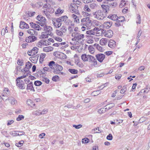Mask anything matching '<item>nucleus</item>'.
Returning <instances> with one entry per match:
<instances>
[{
	"label": "nucleus",
	"mask_w": 150,
	"mask_h": 150,
	"mask_svg": "<svg viewBox=\"0 0 150 150\" xmlns=\"http://www.w3.org/2000/svg\"><path fill=\"white\" fill-rule=\"evenodd\" d=\"M94 17L98 20H103L106 17L104 14L103 12L100 10H98L93 13Z\"/></svg>",
	"instance_id": "f257e3e1"
},
{
	"label": "nucleus",
	"mask_w": 150,
	"mask_h": 150,
	"mask_svg": "<svg viewBox=\"0 0 150 150\" xmlns=\"http://www.w3.org/2000/svg\"><path fill=\"white\" fill-rule=\"evenodd\" d=\"M42 26H41L43 30L46 32H47L48 34H49V35L51 36L53 35V33L52 32V28L50 26H47V25L46 23H44L43 24H41Z\"/></svg>",
	"instance_id": "f03ea898"
},
{
	"label": "nucleus",
	"mask_w": 150,
	"mask_h": 150,
	"mask_svg": "<svg viewBox=\"0 0 150 150\" xmlns=\"http://www.w3.org/2000/svg\"><path fill=\"white\" fill-rule=\"evenodd\" d=\"M71 36L73 37L72 39V40L73 41L77 40H79L84 38V35L83 34L79 33V32H73Z\"/></svg>",
	"instance_id": "7ed1b4c3"
},
{
	"label": "nucleus",
	"mask_w": 150,
	"mask_h": 150,
	"mask_svg": "<svg viewBox=\"0 0 150 150\" xmlns=\"http://www.w3.org/2000/svg\"><path fill=\"white\" fill-rule=\"evenodd\" d=\"M1 95L2 96V98L3 100L5 101L7 100H9L8 96L10 95V91L7 88H5Z\"/></svg>",
	"instance_id": "20e7f679"
},
{
	"label": "nucleus",
	"mask_w": 150,
	"mask_h": 150,
	"mask_svg": "<svg viewBox=\"0 0 150 150\" xmlns=\"http://www.w3.org/2000/svg\"><path fill=\"white\" fill-rule=\"evenodd\" d=\"M53 69H54L53 72L54 74H60L61 73L62 74H63V73L60 72L63 69L62 67L61 66L57 64V63H56V64L54 67Z\"/></svg>",
	"instance_id": "39448f33"
},
{
	"label": "nucleus",
	"mask_w": 150,
	"mask_h": 150,
	"mask_svg": "<svg viewBox=\"0 0 150 150\" xmlns=\"http://www.w3.org/2000/svg\"><path fill=\"white\" fill-rule=\"evenodd\" d=\"M82 24L86 27L90 26L92 24V21L89 17H86L82 19L81 20Z\"/></svg>",
	"instance_id": "423d86ee"
},
{
	"label": "nucleus",
	"mask_w": 150,
	"mask_h": 150,
	"mask_svg": "<svg viewBox=\"0 0 150 150\" xmlns=\"http://www.w3.org/2000/svg\"><path fill=\"white\" fill-rule=\"evenodd\" d=\"M67 30V28L66 27L62 26L59 30H56V33L58 35L62 36L63 35L64 33L66 32Z\"/></svg>",
	"instance_id": "0eeeda50"
},
{
	"label": "nucleus",
	"mask_w": 150,
	"mask_h": 150,
	"mask_svg": "<svg viewBox=\"0 0 150 150\" xmlns=\"http://www.w3.org/2000/svg\"><path fill=\"white\" fill-rule=\"evenodd\" d=\"M37 20L39 21L37 23L39 24V25L42 26V24H42L44 23H46V20L45 18L42 16L41 15H39L37 16Z\"/></svg>",
	"instance_id": "6e6552de"
},
{
	"label": "nucleus",
	"mask_w": 150,
	"mask_h": 150,
	"mask_svg": "<svg viewBox=\"0 0 150 150\" xmlns=\"http://www.w3.org/2000/svg\"><path fill=\"white\" fill-rule=\"evenodd\" d=\"M79 6L75 4H73L70 7V8L72 13H75L77 14H79V12L78 10Z\"/></svg>",
	"instance_id": "1a4fd4ad"
},
{
	"label": "nucleus",
	"mask_w": 150,
	"mask_h": 150,
	"mask_svg": "<svg viewBox=\"0 0 150 150\" xmlns=\"http://www.w3.org/2000/svg\"><path fill=\"white\" fill-rule=\"evenodd\" d=\"M37 39V38L33 35H30L26 37L25 39V41L27 42H32L36 41Z\"/></svg>",
	"instance_id": "9d476101"
},
{
	"label": "nucleus",
	"mask_w": 150,
	"mask_h": 150,
	"mask_svg": "<svg viewBox=\"0 0 150 150\" xmlns=\"http://www.w3.org/2000/svg\"><path fill=\"white\" fill-rule=\"evenodd\" d=\"M96 57L99 62H102L105 58V55L103 54L100 53L97 54L96 55Z\"/></svg>",
	"instance_id": "9b49d317"
},
{
	"label": "nucleus",
	"mask_w": 150,
	"mask_h": 150,
	"mask_svg": "<svg viewBox=\"0 0 150 150\" xmlns=\"http://www.w3.org/2000/svg\"><path fill=\"white\" fill-rule=\"evenodd\" d=\"M38 49L37 47H34L32 50L28 51V54L29 56H33L38 52Z\"/></svg>",
	"instance_id": "f8f14e48"
},
{
	"label": "nucleus",
	"mask_w": 150,
	"mask_h": 150,
	"mask_svg": "<svg viewBox=\"0 0 150 150\" xmlns=\"http://www.w3.org/2000/svg\"><path fill=\"white\" fill-rule=\"evenodd\" d=\"M52 21L53 24L57 28H59L62 25V23L59 18H57L56 20H53Z\"/></svg>",
	"instance_id": "ddd939ff"
},
{
	"label": "nucleus",
	"mask_w": 150,
	"mask_h": 150,
	"mask_svg": "<svg viewBox=\"0 0 150 150\" xmlns=\"http://www.w3.org/2000/svg\"><path fill=\"white\" fill-rule=\"evenodd\" d=\"M25 133L23 132H18L13 131L10 132V134L13 136H22L24 135Z\"/></svg>",
	"instance_id": "4468645a"
},
{
	"label": "nucleus",
	"mask_w": 150,
	"mask_h": 150,
	"mask_svg": "<svg viewBox=\"0 0 150 150\" xmlns=\"http://www.w3.org/2000/svg\"><path fill=\"white\" fill-rule=\"evenodd\" d=\"M47 44L45 40H41L38 42L36 45L38 47H41L42 45H47Z\"/></svg>",
	"instance_id": "2eb2a0df"
},
{
	"label": "nucleus",
	"mask_w": 150,
	"mask_h": 150,
	"mask_svg": "<svg viewBox=\"0 0 150 150\" xmlns=\"http://www.w3.org/2000/svg\"><path fill=\"white\" fill-rule=\"evenodd\" d=\"M20 28L22 29L24 28L28 29L29 28L28 25L24 21H21L20 22Z\"/></svg>",
	"instance_id": "dca6fc26"
},
{
	"label": "nucleus",
	"mask_w": 150,
	"mask_h": 150,
	"mask_svg": "<svg viewBox=\"0 0 150 150\" xmlns=\"http://www.w3.org/2000/svg\"><path fill=\"white\" fill-rule=\"evenodd\" d=\"M108 46L111 48L115 47L116 46L115 42L114 40H110L108 42Z\"/></svg>",
	"instance_id": "f3484780"
},
{
	"label": "nucleus",
	"mask_w": 150,
	"mask_h": 150,
	"mask_svg": "<svg viewBox=\"0 0 150 150\" xmlns=\"http://www.w3.org/2000/svg\"><path fill=\"white\" fill-rule=\"evenodd\" d=\"M19 81H16V84L19 88L23 89H24L25 87V86L24 83H22L21 82L22 81L21 80H19Z\"/></svg>",
	"instance_id": "a211bd4d"
},
{
	"label": "nucleus",
	"mask_w": 150,
	"mask_h": 150,
	"mask_svg": "<svg viewBox=\"0 0 150 150\" xmlns=\"http://www.w3.org/2000/svg\"><path fill=\"white\" fill-rule=\"evenodd\" d=\"M33 86V82H30L29 84L27 85L26 89L28 90H29L30 91H35V90Z\"/></svg>",
	"instance_id": "6ab92c4d"
},
{
	"label": "nucleus",
	"mask_w": 150,
	"mask_h": 150,
	"mask_svg": "<svg viewBox=\"0 0 150 150\" xmlns=\"http://www.w3.org/2000/svg\"><path fill=\"white\" fill-rule=\"evenodd\" d=\"M113 34L112 31L111 30H109L105 32V35L106 37L110 38L112 36Z\"/></svg>",
	"instance_id": "aec40b11"
},
{
	"label": "nucleus",
	"mask_w": 150,
	"mask_h": 150,
	"mask_svg": "<svg viewBox=\"0 0 150 150\" xmlns=\"http://www.w3.org/2000/svg\"><path fill=\"white\" fill-rule=\"evenodd\" d=\"M112 25V23L110 21L105 22L103 23V26L104 28L107 29L109 28Z\"/></svg>",
	"instance_id": "412c9836"
},
{
	"label": "nucleus",
	"mask_w": 150,
	"mask_h": 150,
	"mask_svg": "<svg viewBox=\"0 0 150 150\" xmlns=\"http://www.w3.org/2000/svg\"><path fill=\"white\" fill-rule=\"evenodd\" d=\"M11 105H14L17 103V101L12 97H9L8 100Z\"/></svg>",
	"instance_id": "4be33fe9"
},
{
	"label": "nucleus",
	"mask_w": 150,
	"mask_h": 150,
	"mask_svg": "<svg viewBox=\"0 0 150 150\" xmlns=\"http://www.w3.org/2000/svg\"><path fill=\"white\" fill-rule=\"evenodd\" d=\"M59 18L60 20V21L61 22H63L66 23H67V21L68 20V18L67 16H63Z\"/></svg>",
	"instance_id": "5701e85b"
},
{
	"label": "nucleus",
	"mask_w": 150,
	"mask_h": 150,
	"mask_svg": "<svg viewBox=\"0 0 150 150\" xmlns=\"http://www.w3.org/2000/svg\"><path fill=\"white\" fill-rule=\"evenodd\" d=\"M89 55L86 54H83L81 55V57L82 59L84 62L88 61Z\"/></svg>",
	"instance_id": "b1692460"
},
{
	"label": "nucleus",
	"mask_w": 150,
	"mask_h": 150,
	"mask_svg": "<svg viewBox=\"0 0 150 150\" xmlns=\"http://www.w3.org/2000/svg\"><path fill=\"white\" fill-rule=\"evenodd\" d=\"M108 18L113 21H117L118 18V16L115 14H113L112 15H109Z\"/></svg>",
	"instance_id": "393cba45"
},
{
	"label": "nucleus",
	"mask_w": 150,
	"mask_h": 150,
	"mask_svg": "<svg viewBox=\"0 0 150 150\" xmlns=\"http://www.w3.org/2000/svg\"><path fill=\"white\" fill-rule=\"evenodd\" d=\"M49 34H48L47 32H42V33L41 35L40 36V38H48Z\"/></svg>",
	"instance_id": "a878e982"
},
{
	"label": "nucleus",
	"mask_w": 150,
	"mask_h": 150,
	"mask_svg": "<svg viewBox=\"0 0 150 150\" xmlns=\"http://www.w3.org/2000/svg\"><path fill=\"white\" fill-rule=\"evenodd\" d=\"M32 66V64L29 62L26 63L25 64V68H24V70L27 71V69L30 68Z\"/></svg>",
	"instance_id": "bb28decb"
},
{
	"label": "nucleus",
	"mask_w": 150,
	"mask_h": 150,
	"mask_svg": "<svg viewBox=\"0 0 150 150\" xmlns=\"http://www.w3.org/2000/svg\"><path fill=\"white\" fill-rule=\"evenodd\" d=\"M53 48L51 46L45 47L43 48V50L44 52H48L52 50Z\"/></svg>",
	"instance_id": "cd10ccee"
},
{
	"label": "nucleus",
	"mask_w": 150,
	"mask_h": 150,
	"mask_svg": "<svg viewBox=\"0 0 150 150\" xmlns=\"http://www.w3.org/2000/svg\"><path fill=\"white\" fill-rule=\"evenodd\" d=\"M95 45L96 46V49L100 52H103L105 50L103 48L100 46L98 44H95Z\"/></svg>",
	"instance_id": "c85d7f7f"
},
{
	"label": "nucleus",
	"mask_w": 150,
	"mask_h": 150,
	"mask_svg": "<svg viewBox=\"0 0 150 150\" xmlns=\"http://www.w3.org/2000/svg\"><path fill=\"white\" fill-rule=\"evenodd\" d=\"M26 103L28 105L32 107H33L35 105V104L30 99L26 101Z\"/></svg>",
	"instance_id": "c756f323"
},
{
	"label": "nucleus",
	"mask_w": 150,
	"mask_h": 150,
	"mask_svg": "<svg viewBox=\"0 0 150 150\" xmlns=\"http://www.w3.org/2000/svg\"><path fill=\"white\" fill-rule=\"evenodd\" d=\"M114 103H112L106 105L105 107H106L105 108H106V110H109L111 108H112L114 107Z\"/></svg>",
	"instance_id": "7c9ffc66"
},
{
	"label": "nucleus",
	"mask_w": 150,
	"mask_h": 150,
	"mask_svg": "<svg viewBox=\"0 0 150 150\" xmlns=\"http://www.w3.org/2000/svg\"><path fill=\"white\" fill-rule=\"evenodd\" d=\"M94 27H100V25L98 21L97 20H94L93 21V23H92Z\"/></svg>",
	"instance_id": "2f4dec72"
},
{
	"label": "nucleus",
	"mask_w": 150,
	"mask_h": 150,
	"mask_svg": "<svg viewBox=\"0 0 150 150\" xmlns=\"http://www.w3.org/2000/svg\"><path fill=\"white\" fill-rule=\"evenodd\" d=\"M46 56L45 53H41L40 54V62L42 63L44 60V59L45 57Z\"/></svg>",
	"instance_id": "473e14b6"
},
{
	"label": "nucleus",
	"mask_w": 150,
	"mask_h": 150,
	"mask_svg": "<svg viewBox=\"0 0 150 150\" xmlns=\"http://www.w3.org/2000/svg\"><path fill=\"white\" fill-rule=\"evenodd\" d=\"M75 63V64L80 67H82L83 66V64L78 59H76Z\"/></svg>",
	"instance_id": "72a5a7b5"
},
{
	"label": "nucleus",
	"mask_w": 150,
	"mask_h": 150,
	"mask_svg": "<svg viewBox=\"0 0 150 150\" xmlns=\"http://www.w3.org/2000/svg\"><path fill=\"white\" fill-rule=\"evenodd\" d=\"M106 108H102L98 110V112L100 114H102L105 113L106 111Z\"/></svg>",
	"instance_id": "f704fd0d"
},
{
	"label": "nucleus",
	"mask_w": 150,
	"mask_h": 150,
	"mask_svg": "<svg viewBox=\"0 0 150 150\" xmlns=\"http://www.w3.org/2000/svg\"><path fill=\"white\" fill-rule=\"evenodd\" d=\"M56 63L53 61L50 62L48 64V66L52 69H53Z\"/></svg>",
	"instance_id": "c9c22d12"
},
{
	"label": "nucleus",
	"mask_w": 150,
	"mask_h": 150,
	"mask_svg": "<svg viewBox=\"0 0 150 150\" xmlns=\"http://www.w3.org/2000/svg\"><path fill=\"white\" fill-rule=\"evenodd\" d=\"M44 113L42 112L40 113V110H38L35 111H34L33 112V114L39 115H41L44 114Z\"/></svg>",
	"instance_id": "e433bc0d"
},
{
	"label": "nucleus",
	"mask_w": 150,
	"mask_h": 150,
	"mask_svg": "<svg viewBox=\"0 0 150 150\" xmlns=\"http://www.w3.org/2000/svg\"><path fill=\"white\" fill-rule=\"evenodd\" d=\"M101 93L100 90H98V91H95L93 92L91 94V95L93 96H95L99 95Z\"/></svg>",
	"instance_id": "4c0bfd02"
},
{
	"label": "nucleus",
	"mask_w": 150,
	"mask_h": 150,
	"mask_svg": "<svg viewBox=\"0 0 150 150\" xmlns=\"http://www.w3.org/2000/svg\"><path fill=\"white\" fill-rule=\"evenodd\" d=\"M106 40L105 39L102 38L100 41V44L101 45H104L107 43Z\"/></svg>",
	"instance_id": "58836bf2"
},
{
	"label": "nucleus",
	"mask_w": 150,
	"mask_h": 150,
	"mask_svg": "<svg viewBox=\"0 0 150 150\" xmlns=\"http://www.w3.org/2000/svg\"><path fill=\"white\" fill-rule=\"evenodd\" d=\"M101 7L103 9L105 13H107V11L108 10V7L107 5H101Z\"/></svg>",
	"instance_id": "ea45409f"
},
{
	"label": "nucleus",
	"mask_w": 150,
	"mask_h": 150,
	"mask_svg": "<svg viewBox=\"0 0 150 150\" xmlns=\"http://www.w3.org/2000/svg\"><path fill=\"white\" fill-rule=\"evenodd\" d=\"M89 52L91 54H93L95 52V49L92 46H90L88 47Z\"/></svg>",
	"instance_id": "a19ab883"
},
{
	"label": "nucleus",
	"mask_w": 150,
	"mask_h": 150,
	"mask_svg": "<svg viewBox=\"0 0 150 150\" xmlns=\"http://www.w3.org/2000/svg\"><path fill=\"white\" fill-rule=\"evenodd\" d=\"M27 32L29 34L31 35H34L36 33V32L33 29L28 30H27Z\"/></svg>",
	"instance_id": "79ce46f5"
},
{
	"label": "nucleus",
	"mask_w": 150,
	"mask_h": 150,
	"mask_svg": "<svg viewBox=\"0 0 150 150\" xmlns=\"http://www.w3.org/2000/svg\"><path fill=\"white\" fill-rule=\"evenodd\" d=\"M86 33L87 34L91 35H95L96 34V32L93 31V30H90L87 31L86 32Z\"/></svg>",
	"instance_id": "37998d69"
},
{
	"label": "nucleus",
	"mask_w": 150,
	"mask_h": 150,
	"mask_svg": "<svg viewBox=\"0 0 150 150\" xmlns=\"http://www.w3.org/2000/svg\"><path fill=\"white\" fill-rule=\"evenodd\" d=\"M84 10L86 12H90L91 11V9L89 8L88 6L87 5H85L84 7Z\"/></svg>",
	"instance_id": "c03bdc74"
},
{
	"label": "nucleus",
	"mask_w": 150,
	"mask_h": 150,
	"mask_svg": "<svg viewBox=\"0 0 150 150\" xmlns=\"http://www.w3.org/2000/svg\"><path fill=\"white\" fill-rule=\"evenodd\" d=\"M69 71L72 74H76L78 73V71L75 69H69Z\"/></svg>",
	"instance_id": "a18cd8bd"
},
{
	"label": "nucleus",
	"mask_w": 150,
	"mask_h": 150,
	"mask_svg": "<svg viewBox=\"0 0 150 150\" xmlns=\"http://www.w3.org/2000/svg\"><path fill=\"white\" fill-rule=\"evenodd\" d=\"M125 0H122L121 2V4L120 5V6L121 7H122L123 6H125L126 5V3L125 1Z\"/></svg>",
	"instance_id": "49530a36"
},
{
	"label": "nucleus",
	"mask_w": 150,
	"mask_h": 150,
	"mask_svg": "<svg viewBox=\"0 0 150 150\" xmlns=\"http://www.w3.org/2000/svg\"><path fill=\"white\" fill-rule=\"evenodd\" d=\"M24 142L23 141H21L18 143H16V145L18 147H20L22 146V144L24 143Z\"/></svg>",
	"instance_id": "de8ad7c7"
},
{
	"label": "nucleus",
	"mask_w": 150,
	"mask_h": 150,
	"mask_svg": "<svg viewBox=\"0 0 150 150\" xmlns=\"http://www.w3.org/2000/svg\"><path fill=\"white\" fill-rule=\"evenodd\" d=\"M90 62L93 63V66H94L95 67H96V66L97 64V61L96 59L94 57L93 58V59H92V60H91V62Z\"/></svg>",
	"instance_id": "09e8293b"
},
{
	"label": "nucleus",
	"mask_w": 150,
	"mask_h": 150,
	"mask_svg": "<svg viewBox=\"0 0 150 150\" xmlns=\"http://www.w3.org/2000/svg\"><path fill=\"white\" fill-rule=\"evenodd\" d=\"M137 20L136 21V23L137 24H140L141 23V17L138 14L137 17Z\"/></svg>",
	"instance_id": "8fccbe9b"
},
{
	"label": "nucleus",
	"mask_w": 150,
	"mask_h": 150,
	"mask_svg": "<svg viewBox=\"0 0 150 150\" xmlns=\"http://www.w3.org/2000/svg\"><path fill=\"white\" fill-rule=\"evenodd\" d=\"M74 29V27L73 25H71V26L69 27L68 28V30L70 33L73 32Z\"/></svg>",
	"instance_id": "3c124183"
},
{
	"label": "nucleus",
	"mask_w": 150,
	"mask_h": 150,
	"mask_svg": "<svg viewBox=\"0 0 150 150\" xmlns=\"http://www.w3.org/2000/svg\"><path fill=\"white\" fill-rule=\"evenodd\" d=\"M24 118V116L23 115H18V117L17 118L16 120L17 121H20L23 119Z\"/></svg>",
	"instance_id": "603ef678"
},
{
	"label": "nucleus",
	"mask_w": 150,
	"mask_h": 150,
	"mask_svg": "<svg viewBox=\"0 0 150 150\" xmlns=\"http://www.w3.org/2000/svg\"><path fill=\"white\" fill-rule=\"evenodd\" d=\"M125 18L123 16H120L119 17H118L117 18V21H118L120 22H122L124 21H125Z\"/></svg>",
	"instance_id": "864d4df0"
},
{
	"label": "nucleus",
	"mask_w": 150,
	"mask_h": 150,
	"mask_svg": "<svg viewBox=\"0 0 150 150\" xmlns=\"http://www.w3.org/2000/svg\"><path fill=\"white\" fill-rule=\"evenodd\" d=\"M60 52H56L54 53V55L58 58H61V57L60 56Z\"/></svg>",
	"instance_id": "5fc2aeb1"
},
{
	"label": "nucleus",
	"mask_w": 150,
	"mask_h": 150,
	"mask_svg": "<svg viewBox=\"0 0 150 150\" xmlns=\"http://www.w3.org/2000/svg\"><path fill=\"white\" fill-rule=\"evenodd\" d=\"M34 83L35 86H38L41 85L42 84V83L40 81H35Z\"/></svg>",
	"instance_id": "6e6d98bb"
},
{
	"label": "nucleus",
	"mask_w": 150,
	"mask_h": 150,
	"mask_svg": "<svg viewBox=\"0 0 150 150\" xmlns=\"http://www.w3.org/2000/svg\"><path fill=\"white\" fill-rule=\"evenodd\" d=\"M127 90V88L126 86H124L121 89L120 91V93H124Z\"/></svg>",
	"instance_id": "4d7b16f0"
},
{
	"label": "nucleus",
	"mask_w": 150,
	"mask_h": 150,
	"mask_svg": "<svg viewBox=\"0 0 150 150\" xmlns=\"http://www.w3.org/2000/svg\"><path fill=\"white\" fill-rule=\"evenodd\" d=\"M90 6L91 8L94 9L97 6L95 3H93L90 4Z\"/></svg>",
	"instance_id": "13d9d810"
},
{
	"label": "nucleus",
	"mask_w": 150,
	"mask_h": 150,
	"mask_svg": "<svg viewBox=\"0 0 150 150\" xmlns=\"http://www.w3.org/2000/svg\"><path fill=\"white\" fill-rule=\"evenodd\" d=\"M89 141V139L86 138L83 139L82 140V142L83 143H86Z\"/></svg>",
	"instance_id": "bf43d9fd"
},
{
	"label": "nucleus",
	"mask_w": 150,
	"mask_h": 150,
	"mask_svg": "<svg viewBox=\"0 0 150 150\" xmlns=\"http://www.w3.org/2000/svg\"><path fill=\"white\" fill-rule=\"evenodd\" d=\"M82 125L81 124H79L77 125H73V127H75L76 129H80L82 127Z\"/></svg>",
	"instance_id": "052dcab7"
},
{
	"label": "nucleus",
	"mask_w": 150,
	"mask_h": 150,
	"mask_svg": "<svg viewBox=\"0 0 150 150\" xmlns=\"http://www.w3.org/2000/svg\"><path fill=\"white\" fill-rule=\"evenodd\" d=\"M113 138V137L112 135L111 134H109L107 136V139L109 140H111Z\"/></svg>",
	"instance_id": "680f3d73"
},
{
	"label": "nucleus",
	"mask_w": 150,
	"mask_h": 150,
	"mask_svg": "<svg viewBox=\"0 0 150 150\" xmlns=\"http://www.w3.org/2000/svg\"><path fill=\"white\" fill-rule=\"evenodd\" d=\"M34 29H36V30H40L42 29V27H40L39 25H38L37 24H36V25H35V27Z\"/></svg>",
	"instance_id": "e2e57ef3"
},
{
	"label": "nucleus",
	"mask_w": 150,
	"mask_h": 150,
	"mask_svg": "<svg viewBox=\"0 0 150 150\" xmlns=\"http://www.w3.org/2000/svg\"><path fill=\"white\" fill-rule=\"evenodd\" d=\"M93 30V31H96V32L99 31L98 33H100V31L101 33H102V30H99V28L98 27H95V28H94L93 30Z\"/></svg>",
	"instance_id": "0e129e2a"
},
{
	"label": "nucleus",
	"mask_w": 150,
	"mask_h": 150,
	"mask_svg": "<svg viewBox=\"0 0 150 150\" xmlns=\"http://www.w3.org/2000/svg\"><path fill=\"white\" fill-rule=\"evenodd\" d=\"M82 14L85 16H91V14L90 13H86L85 12H82Z\"/></svg>",
	"instance_id": "69168bd1"
},
{
	"label": "nucleus",
	"mask_w": 150,
	"mask_h": 150,
	"mask_svg": "<svg viewBox=\"0 0 150 150\" xmlns=\"http://www.w3.org/2000/svg\"><path fill=\"white\" fill-rule=\"evenodd\" d=\"M59 78L58 76L56 75L52 77V80L54 81H56Z\"/></svg>",
	"instance_id": "338daca9"
},
{
	"label": "nucleus",
	"mask_w": 150,
	"mask_h": 150,
	"mask_svg": "<svg viewBox=\"0 0 150 150\" xmlns=\"http://www.w3.org/2000/svg\"><path fill=\"white\" fill-rule=\"evenodd\" d=\"M60 56L61 57V58H62L63 59H66L67 58L66 55L62 52H60Z\"/></svg>",
	"instance_id": "774afa93"
}]
</instances>
